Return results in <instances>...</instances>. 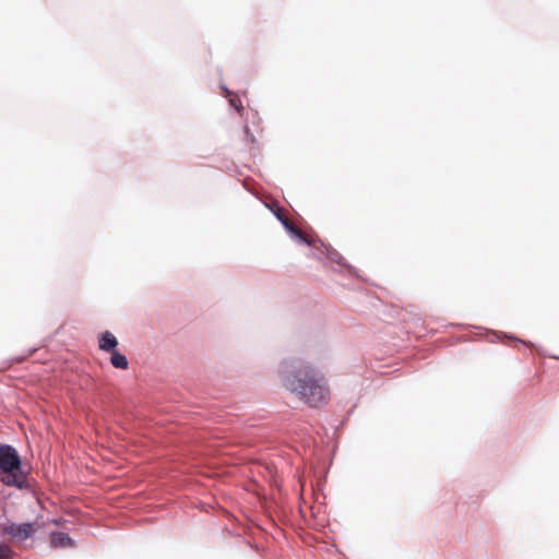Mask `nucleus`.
<instances>
[{
    "label": "nucleus",
    "instance_id": "1",
    "mask_svg": "<svg viewBox=\"0 0 559 559\" xmlns=\"http://www.w3.org/2000/svg\"><path fill=\"white\" fill-rule=\"evenodd\" d=\"M284 385L311 407L322 406L329 400V389L323 377L308 365L287 374Z\"/></svg>",
    "mask_w": 559,
    "mask_h": 559
},
{
    "label": "nucleus",
    "instance_id": "2",
    "mask_svg": "<svg viewBox=\"0 0 559 559\" xmlns=\"http://www.w3.org/2000/svg\"><path fill=\"white\" fill-rule=\"evenodd\" d=\"M21 461L15 451L10 445L0 447V479L9 486L22 487L26 480L20 472Z\"/></svg>",
    "mask_w": 559,
    "mask_h": 559
},
{
    "label": "nucleus",
    "instance_id": "3",
    "mask_svg": "<svg viewBox=\"0 0 559 559\" xmlns=\"http://www.w3.org/2000/svg\"><path fill=\"white\" fill-rule=\"evenodd\" d=\"M2 532L13 540L22 543L32 536L34 528L32 523L9 524L3 526Z\"/></svg>",
    "mask_w": 559,
    "mask_h": 559
},
{
    "label": "nucleus",
    "instance_id": "4",
    "mask_svg": "<svg viewBox=\"0 0 559 559\" xmlns=\"http://www.w3.org/2000/svg\"><path fill=\"white\" fill-rule=\"evenodd\" d=\"M118 345V341L116 336L109 331L104 332L99 337V348L105 352L111 353L116 350V346Z\"/></svg>",
    "mask_w": 559,
    "mask_h": 559
},
{
    "label": "nucleus",
    "instance_id": "5",
    "mask_svg": "<svg viewBox=\"0 0 559 559\" xmlns=\"http://www.w3.org/2000/svg\"><path fill=\"white\" fill-rule=\"evenodd\" d=\"M50 543L53 547H60V548L74 546L73 539L70 538L69 535H67L66 533H61V532L51 533Z\"/></svg>",
    "mask_w": 559,
    "mask_h": 559
},
{
    "label": "nucleus",
    "instance_id": "6",
    "mask_svg": "<svg viewBox=\"0 0 559 559\" xmlns=\"http://www.w3.org/2000/svg\"><path fill=\"white\" fill-rule=\"evenodd\" d=\"M224 94H225V97L228 98V103L231 107H234L236 109V111L242 116L243 114V106L241 104V100L239 98L238 95L231 93L230 91H228L227 88H224Z\"/></svg>",
    "mask_w": 559,
    "mask_h": 559
},
{
    "label": "nucleus",
    "instance_id": "7",
    "mask_svg": "<svg viewBox=\"0 0 559 559\" xmlns=\"http://www.w3.org/2000/svg\"><path fill=\"white\" fill-rule=\"evenodd\" d=\"M110 362L117 369H127L129 365L127 357L117 350L111 352Z\"/></svg>",
    "mask_w": 559,
    "mask_h": 559
},
{
    "label": "nucleus",
    "instance_id": "8",
    "mask_svg": "<svg viewBox=\"0 0 559 559\" xmlns=\"http://www.w3.org/2000/svg\"><path fill=\"white\" fill-rule=\"evenodd\" d=\"M12 550L7 545H0V559H10Z\"/></svg>",
    "mask_w": 559,
    "mask_h": 559
},
{
    "label": "nucleus",
    "instance_id": "9",
    "mask_svg": "<svg viewBox=\"0 0 559 559\" xmlns=\"http://www.w3.org/2000/svg\"><path fill=\"white\" fill-rule=\"evenodd\" d=\"M282 224L290 233L295 231V228L297 227V226H295V224L288 217L285 218V221H283Z\"/></svg>",
    "mask_w": 559,
    "mask_h": 559
},
{
    "label": "nucleus",
    "instance_id": "10",
    "mask_svg": "<svg viewBox=\"0 0 559 559\" xmlns=\"http://www.w3.org/2000/svg\"><path fill=\"white\" fill-rule=\"evenodd\" d=\"M292 234H294L295 236H297L299 239H301L302 241H308L307 240V235L298 227L295 228V231H293Z\"/></svg>",
    "mask_w": 559,
    "mask_h": 559
},
{
    "label": "nucleus",
    "instance_id": "11",
    "mask_svg": "<svg viewBox=\"0 0 559 559\" xmlns=\"http://www.w3.org/2000/svg\"><path fill=\"white\" fill-rule=\"evenodd\" d=\"M292 234H294L295 236H297L299 239H301L302 241H308L307 240V235L298 227L295 228V231H293Z\"/></svg>",
    "mask_w": 559,
    "mask_h": 559
},
{
    "label": "nucleus",
    "instance_id": "12",
    "mask_svg": "<svg viewBox=\"0 0 559 559\" xmlns=\"http://www.w3.org/2000/svg\"><path fill=\"white\" fill-rule=\"evenodd\" d=\"M274 214L275 216L277 217V219L283 223V221H285V218H287V216L285 215L284 211L280 207H277L275 211H274Z\"/></svg>",
    "mask_w": 559,
    "mask_h": 559
},
{
    "label": "nucleus",
    "instance_id": "13",
    "mask_svg": "<svg viewBox=\"0 0 559 559\" xmlns=\"http://www.w3.org/2000/svg\"><path fill=\"white\" fill-rule=\"evenodd\" d=\"M245 131H246V134H247L248 136H250V138H251V140H253V136H252V134L250 133V130H249V128H248V127H246V128H245Z\"/></svg>",
    "mask_w": 559,
    "mask_h": 559
}]
</instances>
